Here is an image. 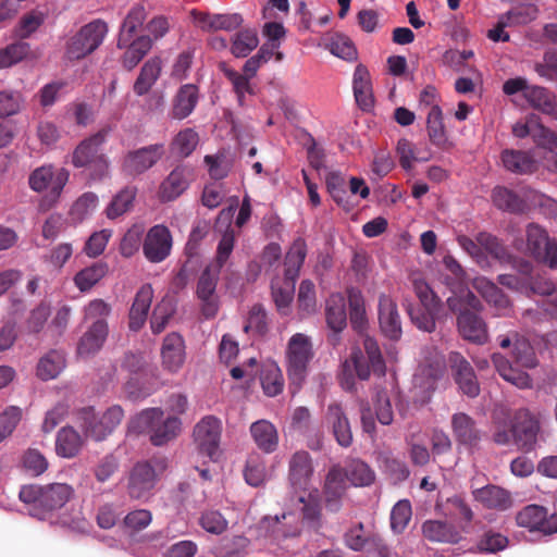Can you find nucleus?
I'll use <instances>...</instances> for the list:
<instances>
[{"label":"nucleus","mask_w":557,"mask_h":557,"mask_svg":"<svg viewBox=\"0 0 557 557\" xmlns=\"http://www.w3.org/2000/svg\"><path fill=\"white\" fill-rule=\"evenodd\" d=\"M163 418L160 408H148L138 413L131 422V428L137 433H151L158 421Z\"/></svg>","instance_id":"nucleus-57"},{"label":"nucleus","mask_w":557,"mask_h":557,"mask_svg":"<svg viewBox=\"0 0 557 557\" xmlns=\"http://www.w3.org/2000/svg\"><path fill=\"white\" fill-rule=\"evenodd\" d=\"M298 503L301 504L300 512L302 522L313 531L318 532L323 527L321 493L318 488L308 490L307 495H300Z\"/></svg>","instance_id":"nucleus-20"},{"label":"nucleus","mask_w":557,"mask_h":557,"mask_svg":"<svg viewBox=\"0 0 557 557\" xmlns=\"http://www.w3.org/2000/svg\"><path fill=\"white\" fill-rule=\"evenodd\" d=\"M552 242L547 232L540 225L531 223L527 227V250L535 259L543 253L545 247Z\"/></svg>","instance_id":"nucleus-55"},{"label":"nucleus","mask_w":557,"mask_h":557,"mask_svg":"<svg viewBox=\"0 0 557 557\" xmlns=\"http://www.w3.org/2000/svg\"><path fill=\"white\" fill-rule=\"evenodd\" d=\"M298 309L304 315H310L315 312L317 299L314 284L309 280H304L298 290Z\"/></svg>","instance_id":"nucleus-64"},{"label":"nucleus","mask_w":557,"mask_h":557,"mask_svg":"<svg viewBox=\"0 0 557 557\" xmlns=\"http://www.w3.org/2000/svg\"><path fill=\"white\" fill-rule=\"evenodd\" d=\"M451 430L456 441L467 447H475L481 441V432L475 421L465 412H457L451 416Z\"/></svg>","instance_id":"nucleus-25"},{"label":"nucleus","mask_w":557,"mask_h":557,"mask_svg":"<svg viewBox=\"0 0 557 557\" xmlns=\"http://www.w3.org/2000/svg\"><path fill=\"white\" fill-rule=\"evenodd\" d=\"M346 481H350L355 486H367L374 481V472L362 460H352L345 470Z\"/></svg>","instance_id":"nucleus-50"},{"label":"nucleus","mask_w":557,"mask_h":557,"mask_svg":"<svg viewBox=\"0 0 557 557\" xmlns=\"http://www.w3.org/2000/svg\"><path fill=\"white\" fill-rule=\"evenodd\" d=\"M426 128L431 143L437 147H444L447 136L443 124V113L440 107H433L428 112Z\"/></svg>","instance_id":"nucleus-48"},{"label":"nucleus","mask_w":557,"mask_h":557,"mask_svg":"<svg viewBox=\"0 0 557 557\" xmlns=\"http://www.w3.org/2000/svg\"><path fill=\"white\" fill-rule=\"evenodd\" d=\"M181 431V420L176 417L163 418L158 421L153 432L150 435V441L154 446H162L165 443L175 438Z\"/></svg>","instance_id":"nucleus-46"},{"label":"nucleus","mask_w":557,"mask_h":557,"mask_svg":"<svg viewBox=\"0 0 557 557\" xmlns=\"http://www.w3.org/2000/svg\"><path fill=\"white\" fill-rule=\"evenodd\" d=\"M513 337L512 354L516 361L524 368H534L536 366V358L529 341L519 333H515Z\"/></svg>","instance_id":"nucleus-60"},{"label":"nucleus","mask_w":557,"mask_h":557,"mask_svg":"<svg viewBox=\"0 0 557 557\" xmlns=\"http://www.w3.org/2000/svg\"><path fill=\"white\" fill-rule=\"evenodd\" d=\"M153 299V289L150 284H144L136 293L129 310L128 326L132 331H139L146 320Z\"/></svg>","instance_id":"nucleus-26"},{"label":"nucleus","mask_w":557,"mask_h":557,"mask_svg":"<svg viewBox=\"0 0 557 557\" xmlns=\"http://www.w3.org/2000/svg\"><path fill=\"white\" fill-rule=\"evenodd\" d=\"M349 320L351 326L361 332L367 323L366 309L362 295L354 288L348 290Z\"/></svg>","instance_id":"nucleus-52"},{"label":"nucleus","mask_w":557,"mask_h":557,"mask_svg":"<svg viewBox=\"0 0 557 557\" xmlns=\"http://www.w3.org/2000/svg\"><path fill=\"white\" fill-rule=\"evenodd\" d=\"M325 421L338 445L349 447L352 444L350 423L341 404L332 403L327 406Z\"/></svg>","instance_id":"nucleus-19"},{"label":"nucleus","mask_w":557,"mask_h":557,"mask_svg":"<svg viewBox=\"0 0 557 557\" xmlns=\"http://www.w3.org/2000/svg\"><path fill=\"white\" fill-rule=\"evenodd\" d=\"M474 498L488 509L505 511L512 506L510 493L497 485H486L473 492Z\"/></svg>","instance_id":"nucleus-27"},{"label":"nucleus","mask_w":557,"mask_h":557,"mask_svg":"<svg viewBox=\"0 0 557 557\" xmlns=\"http://www.w3.org/2000/svg\"><path fill=\"white\" fill-rule=\"evenodd\" d=\"M347 482L344 469L339 465L332 466L324 480L322 495L327 511L336 513L342 509Z\"/></svg>","instance_id":"nucleus-13"},{"label":"nucleus","mask_w":557,"mask_h":557,"mask_svg":"<svg viewBox=\"0 0 557 557\" xmlns=\"http://www.w3.org/2000/svg\"><path fill=\"white\" fill-rule=\"evenodd\" d=\"M493 422V441L497 445L515 444L524 453H530L543 440L537 417L527 408L515 411L500 408L495 411Z\"/></svg>","instance_id":"nucleus-1"},{"label":"nucleus","mask_w":557,"mask_h":557,"mask_svg":"<svg viewBox=\"0 0 557 557\" xmlns=\"http://www.w3.org/2000/svg\"><path fill=\"white\" fill-rule=\"evenodd\" d=\"M443 308H424L422 305L414 307L409 305L407 312L411 322L419 329L425 332H433L435 330V321L440 319Z\"/></svg>","instance_id":"nucleus-41"},{"label":"nucleus","mask_w":557,"mask_h":557,"mask_svg":"<svg viewBox=\"0 0 557 557\" xmlns=\"http://www.w3.org/2000/svg\"><path fill=\"white\" fill-rule=\"evenodd\" d=\"M174 307L170 300L163 299L153 309L150 318V327L152 333L160 334L166 327L170 319L174 314Z\"/></svg>","instance_id":"nucleus-61"},{"label":"nucleus","mask_w":557,"mask_h":557,"mask_svg":"<svg viewBox=\"0 0 557 557\" xmlns=\"http://www.w3.org/2000/svg\"><path fill=\"white\" fill-rule=\"evenodd\" d=\"M246 333L263 336L269 331V318L264 307L256 304L248 313L246 324L244 326Z\"/></svg>","instance_id":"nucleus-54"},{"label":"nucleus","mask_w":557,"mask_h":557,"mask_svg":"<svg viewBox=\"0 0 557 557\" xmlns=\"http://www.w3.org/2000/svg\"><path fill=\"white\" fill-rule=\"evenodd\" d=\"M271 290L276 310L280 314L287 315L294 297L295 281H287L284 277L283 285L278 281H272Z\"/></svg>","instance_id":"nucleus-45"},{"label":"nucleus","mask_w":557,"mask_h":557,"mask_svg":"<svg viewBox=\"0 0 557 557\" xmlns=\"http://www.w3.org/2000/svg\"><path fill=\"white\" fill-rule=\"evenodd\" d=\"M286 357L289 389L296 394L305 382L308 364L313 357L310 338L302 333L294 334L288 341Z\"/></svg>","instance_id":"nucleus-4"},{"label":"nucleus","mask_w":557,"mask_h":557,"mask_svg":"<svg viewBox=\"0 0 557 557\" xmlns=\"http://www.w3.org/2000/svg\"><path fill=\"white\" fill-rule=\"evenodd\" d=\"M220 269L208 265L201 273L197 283V297L201 301V313L206 319L214 318L219 310V302L215 296V288L219 280Z\"/></svg>","instance_id":"nucleus-14"},{"label":"nucleus","mask_w":557,"mask_h":557,"mask_svg":"<svg viewBox=\"0 0 557 557\" xmlns=\"http://www.w3.org/2000/svg\"><path fill=\"white\" fill-rule=\"evenodd\" d=\"M221 433L220 419L214 416L203 417L194 428V438L199 451L214 459L219 451Z\"/></svg>","instance_id":"nucleus-9"},{"label":"nucleus","mask_w":557,"mask_h":557,"mask_svg":"<svg viewBox=\"0 0 557 557\" xmlns=\"http://www.w3.org/2000/svg\"><path fill=\"white\" fill-rule=\"evenodd\" d=\"M539 15V8L533 3L517 5L504 13L506 20L512 26L525 25L534 21Z\"/></svg>","instance_id":"nucleus-62"},{"label":"nucleus","mask_w":557,"mask_h":557,"mask_svg":"<svg viewBox=\"0 0 557 557\" xmlns=\"http://www.w3.org/2000/svg\"><path fill=\"white\" fill-rule=\"evenodd\" d=\"M109 334V326L102 323H91L77 342L76 352L81 358L96 355L103 346Z\"/></svg>","instance_id":"nucleus-24"},{"label":"nucleus","mask_w":557,"mask_h":557,"mask_svg":"<svg viewBox=\"0 0 557 557\" xmlns=\"http://www.w3.org/2000/svg\"><path fill=\"white\" fill-rule=\"evenodd\" d=\"M147 17L146 9L143 4H135L125 16L119 33L117 47H126L133 39Z\"/></svg>","instance_id":"nucleus-29"},{"label":"nucleus","mask_w":557,"mask_h":557,"mask_svg":"<svg viewBox=\"0 0 557 557\" xmlns=\"http://www.w3.org/2000/svg\"><path fill=\"white\" fill-rule=\"evenodd\" d=\"M476 239L481 245L482 251L484 250L486 253L500 262L510 261V253L496 236L487 232H481L476 235Z\"/></svg>","instance_id":"nucleus-51"},{"label":"nucleus","mask_w":557,"mask_h":557,"mask_svg":"<svg viewBox=\"0 0 557 557\" xmlns=\"http://www.w3.org/2000/svg\"><path fill=\"white\" fill-rule=\"evenodd\" d=\"M160 72L161 61L159 58H152L146 61L134 83V92L138 96L146 95L159 78Z\"/></svg>","instance_id":"nucleus-38"},{"label":"nucleus","mask_w":557,"mask_h":557,"mask_svg":"<svg viewBox=\"0 0 557 557\" xmlns=\"http://www.w3.org/2000/svg\"><path fill=\"white\" fill-rule=\"evenodd\" d=\"M137 195L135 186H125L110 201L106 208V215L110 220H114L128 212L134 205Z\"/></svg>","instance_id":"nucleus-39"},{"label":"nucleus","mask_w":557,"mask_h":557,"mask_svg":"<svg viewBox=\"0 0 557 557\" xmlns=\"http://www.w3.org/2000/svg\"><path fill=\"white\" fill-rule=\"evenodd\" d=\"M379 323L382 333L392 341L400 338L401 320L396 302L387 295L379 298Z\"/></svg>","instance_id":"nucleus-16"},{"label":"nucleus","mask_w":557,"mask_h":557,"mask_svg":"<svg viewBox=\"0 0 557 557\" xmlns=\"http://www.w3.org/2000/svg\"><path fill=\"white\" fill-rule=\"evenodd\" d=\"M65 366L63 355L58 350H50L41 357L37 364V376L44 381L57 377Z\"/></svg>","instance_id":"nucleus-43"},{"label":"nucleus","mask_w":557,"mask_h":557,"mask_svg":"<svg viewBox=\"0 0 557 557\" xmlns=\"http://www.w3.org/2000/svg\"><path fill=\"white\" fill-rule=\"evenodd\" d=\"M109 32L108 24L100 18L82 26L69 38L65 45V57L70 61L82 60L96 51Z\"/></svg>","instance_id":"nucleus-6"},{"label":"nucleus","mask_w":557,"mask_h":557,"mask_svg":"<svg viewBox=\"0 0 557 557\" xmlns=\"http://www.w3.org/2000/svg\"><path fill=\"white\" fill-rule=\"evenodd\" d=\"M172 246L170 230L163 224H157L147 232L143 242V252L148 261L160 263L171 255Z\"/></svg>","instance_id":"nucleus-10"},{"label":"nucleus","mask_w":557,"mask_h":557,"mask_svg":"<svg viewBox=\"0 0 557 557\" xmlns=\"http://www.w3.org/2000/svg\"><path fill=\"white\" fill-rule=\"evenodd\" d=\"M122 57V65L125 70L132 71L147 55L152 48V40L149 36H139L133 39L126 47Z\"/></svg>","instance_id":"nucleus-37"},{"label":"nucleus","mask_w":557,"mask_h":557,"mask_svg":"<svg viewBox=\"0 0 557 557\" xmlns=\"http://www.w3.org/2000/svg\"><path fill=\"white\" fill-rule=\"evenodd\" d=\"M451 375L460 392L474 398L480 394V384L470 362L458 351H451L448 357Z\"/></svg>","instance_id":"nucleus-12"},{"label":"nucleus","mask_w":557,"mask_h":557,"mask_svg":"<svg viewBox=\"0 0 557 557\" xmlns=\"http://www.w3.org/2000/svg\"><path fill=\"white\" fill-rule=\"evenodd\" d=\"M29 52L30 47L24 41H17L0 49V70L21 62Z\"/></svg>","instance_id":"nucleus-58"},{"label":"nucleus","mask_w":557,"mask_h":557,"mask_svg":"<svg viewBox=\"0 0 557 557\" xmlns=\"http://www.w3.org/2000/svg\"><path fill=\"white\" fill-rule=\"evenodd\" d=\"M195 180L194 169L187 164L176 165L160 183L157 197L160 202H172L180 198Z\"/></svg>","instance_id":"nucleus-8"},{"label":"nucleus","mask_w":557,"mask_h":557,"mask_svg":"<svg viewBox=\"0 0 557 557\" xmlns=\"http://www.w3.org/2000/svg\"><path fill=\"white\" fill-rule=\"evenodd\" d=\"M261 386L267 396L274 397L282 393L284 377L276 364H270L262 370Z\"/></svg>","instance_id":"nucleus-49"},{"label":"nucleus","mask_w":557,"mask_h":557,"mask_svg":"<svg viewBox=\"0 0 557 557\" xmlns=\"http://www.w3.org/2000/svg\"><path fill=\"white\" fill-rule=\"evenodd\" d=\"M156 470L148 462H138L129 473L127 493L131 498L141 499L148 497L156 484Z\"/></svg>","instance_id":"nucleus-15"},{"label":"nucleus","mask_w":557,"mask_h":557,"mask_svg":"<svg viewBox=\"0 0 557 557\" xmlns=\"http://www.w3.org/2000/svg\"><path fill=\"white\" fill-rule=\"evenodd\" d=\"M199 141L198 134L191 128L181 131L173 139L172 151L186 158L196 149Z\"/></svg>","instance_id":"nucleus-59"},{"label":"nucleus","mask_w":557,"mask_h":557,"mask_svg":"<svg viewBox=\"0 0 557 557\" xmlns=\"http://www.w3.org/2000/svg\"><path fill=\"white\" fill-rule=\"evenodd\" d=\"M546 508L539 505H528L522 508L516 516L518 525L527 528L530 531H541L543 522H545Z\"/></svg>","instance_id":"nucleus-47"},{"label":"nucleus","mask_w":557,"mask_h":557,"mask_svg":"<svg viewBox=\"0 0 557 557\" xmlns=\"http://www.w3.org/2000/svg\"><path fill=\"white\" fill-rule=\"evenodd\" d=\"M110 128H101L83 139L71 154V164L76 169H88L89 180L101 182L111 177V164L102 152Z\"/></svg>","instance_id":"nucleus-3"},{"label":"nucleus","mask_w":557,"mask_h":557,"mask_svg":"<svg viewBox=\"0 0 557 557\" xmlns=\"http://www.w3.org/2000/svg\"><path fill=\"white\" fill-rule=\"evenodd\" d=\"M363 350L359 347L351 349L350 356L341 366L339 384L346 392H354L355 375L362 381L369 380L371 373L384 376L386 364L377 342L371 336H364Z\"/></svg>","instance_id":"nucleus-2"},{"label":"nucleus","mask_w":557,"mask_h":557,"mask_svg":"<svg viewBox=\"0 0 557 557\" xmlns=\"http://www.w3.org/2000/svg\"><path fill=\"white\" fill-rule=\"evenodd\" d=\"M108 273V264L101 261L92 263L74 276V283L81 292H87L94 287Z\"/></svg>","instance_id":"nucleus-44"},{"label":"nucleus","mask_w":557,"mask_h":557,"mask_svg":"<svg viewBox=\"0 0 557 557\" xmlns=\"http://www.w3.org/2000/svg\"><path fill=\"white\" fill-rule=\"evenodd\" d=\"M250 434L259 449L267 454L273 453L278 445L275 426L268 420H258L250 425Z\"/></svg>","instance_id":"nucleus-31"},{"label":"nucleus","mask_w":557,"mask_h":557,"mask_svg":"<svg viewBox=\"0 0 557 557\" xmlns=\"http://www.w3.org/2000/svg\"><path fill=\"white\" fill-rule=\"evenodd\" d=\"M492 198L494 205L503 211L522 213L525 209V201L513 190L506 187H495L492 193Z\"/></svg>","instance_id":"nucleus-40"},{"label":"nucleus","mask_w":557,"mask_h":557,"mask_svg":"<svg viewBox=\"0 0 557 557\" xmlns=\"http://www.w3.org/2000/svg\"><path fill=\"white\" fill-rule=\"evenodd\" d=\"M23 469L33 476L42 474L48 469V460L35 448H28L22 456Z\"/></svg>","instance_id":"nucleus-63"},{"label":"nucleus","mask_w":557,"mask_h":557,"mask_svg":"<svg viewBox=\"0 0 557 557\" xmlns=\"http://www.w3.org/2000/svg\"><path fill=\"white\" fill-rule=\"evenodd\" d=\"M306 256L307 244L304 238L298 237L297 239L294 240L285 257L284 277L287 281L297 280L299 271L305 262Z\"/></svg>","instance_id":"nucleus-36"},{"label":"nucleus","mask_w":557,"mask_h":557,"mask_svg":"<svg viewBox=\"0 0 557 557\" xmlns=\"http://www.w3.org/2000/svg\"><path fill=\"white\" fill-rule=\"evenodd\" d=\"M198 102V88L196 85H183L173 101L172 116L176 120L187 117L195 109Z\"/></svg>","instance_id":"nucleus-33"},{"label":"nucleus","mask_w":557,"mask_h":557,"mask_svg":"<svg viewBox=\"0 0 557 557\" xmlns=\"http://www.w3.org/2000/svg\"><path fill=\"white\" fill-rule=\"evenodd\" d=\"M162 367L176 373L185 362V342L178 333L168 334L161 347Z\"/></svg>","instance_id":"nucleus-18"},{"label":"nucleus","mask_w":557,"mask_h":557,"mask_svg":"<svg viewBox=\"0 0 557 557\" xmlns=\"http://www.w3.org/2000/svg\"><path fill=\"white\" fill-rule=\"evenodd\" d=\"M525 99L535 110L557 120V97L547 88L531 86L525 91Z\"/></svg>","instance_id":"nucleus-30"},{"label":"nucleus","mask_w":557,"mask_h":557,"mask_svg":"<svg viewBox=\"0 0 557 557\" xmlns=\"http://www.w3.org/2000/svg\"><path fill=\"white\" fill-rule=\"evenodd\" d=\"M73 494V488L64 483H53L42 486L40 507L55 510L63 507Z\"/></svg>","instance_id":"nucleus-34"},{"label":"nucleus","mask_w":557,"mask_h":557,"mask_svg":"<svg viewBox=\"0 0 557 557\" xmlns=\"http://www.w3.org/2000/svg\"><path fill=\"white\" fill-rule=\"evenodd\" d=\"M423 536L430 542L457 544L462 540V531L455 524L442 520H426L422 524Z\"/></svg>","instance_id":"nucleus-23"},{"label":"nucleus","mask_w":557,"mask_h":557,"mask_svg":"<svg viewBox=\"0 0 557 557\" xmlns=\"http://www.w3.org/2000/svg\"><path fill=\"white\" fill-rule=\"evenodd\" d=\"M314 475V466L311 455L306 450L295 451L288 460L287 481L290 488L297 492H307Z\"/></svg>","instance_id":"nucleus-11"},{"label":"nucleus","mask_w":557,"mask_h":557,"mask_svg":"<svg viewBox=\"0 0 557 557\" xmlns=\"http://www.w3.org/2000/svg\"><path fill=\"white\" fill-rule=\"evenodd\" d=\"M123 418L124 410L119 405L109 407L100 418L92 407L77 412V421L85 436L97 442L107 438L121 424Z\"/></svg>","instance_id":"nucleus-5"},{"label":"nucleus","mask_w":557,"mask_h":557,"mask_svg":"<svg viewBox=\"0 0 557 557\" xmlns=\"http://www.w3.org/2000/svg\"><path fill=\"white\" fill-rule=\"evenodd\" d=\"M352 88L357 104L361 110L369 111L374 106V97L369 71L362 64L355 69Z\"/></svg>","instance_id":"nucleus-28"},{"label":"nucleus","mask_w":557,"mask_h":557,"mask_svg":"<svg viewBox=\"0 0 557 557\" xmlns=\"http://www.w3.org/2000/svg\"><path fill=\"white\" fill-rule=\"evenodd\" d=\"M480 311L463 312L457 315V330L460 336L470 343L483 345L487 342L488 332Z\"/></svg>","instance_id":"nucleus-17"},{"label":"nucleus","mask_w":557,"mask_h":557,"mask_svg":"<svg viewBox=\"0 0 557 557\" xmlns=\"http://www.w3.org/2000/svg\"><path fill=\"white\" fill-rule=\"evenodd\" d=\"M83 444L82 436L72 426L62 428L57 434V455L63 458H73L78 455Z\"/></svg>","instance_id":"nucleus-35"},{"label":"nucleus","mask_w":557,"mask_h":557,"mask_svg":"<svg viewBox=\"0 0 557 557\" xmlns=\"http://www.w3.org/2000/svg\"><path fill=\"white\" fill-rule=\"evenodd\" d=\"M325 319L327 326L335 333L342 332L347 325L345 297L335 293L330 295L325 304Z\"/></svg>","instance_id":"nucleus-32"},{"label":"nucleus","mask_w":557,"mask_h":557,"mask_svg":"<svg viewBox=\"0 0 557 557\" xmlns=\"http://www.w3.org/2000/svg\"><path fill=\"white\" fill-rule=\"evenodd\" d=\"M448 309L457 315L463 312L482 311L481 300L469 289L461 290L459 294H453L446 299Z\"/></svg>","instance_id":"nucleus-42"},{"label":"nucleus","mask_w":557,"mask_h":557,"mask_svg":"<svg viewBox=\"0 0 557 557\" xmlns=\"http://www.w3.org/2000/svg\"><path fill=\"white\" fill-rule=\"evenodd\" d=\"M259 44L255 29H243L235 34L231 51L236 58L247 57Z\"/></svg>","instance_id":"nucleus-53"},{"label":"nucleus","mask_w":557,"mask_h":557,"mask_svg":"<svg viewBox=\"0 0 557 557\" xmlns=\"http://www.w3.org/2000/svg\"><path fill=\"white\" fill-rule=\"evenodd\" d=\"M326 189L333 200L345 210H350V205L348 201V196L345 186V180L338 172H331L327 174L326 180Z\"/></svg>","instance_id":"nucleus-56"},{"label":"nucleus","mask_w":557,"mask_h":557,"mask_svg":"<svg viewBox=\"0 0 557 557\" xmlns=\"http://www.w3.org/2000/svg\"><path fill=\"white\" fill-rule=\"evenodd\" d=\"M505 169L515 174H532L537 171L539 162L533 151L505 149L500 154Z\"/></svg>","instance_id":"nucleus-21"},{"label":"nucleus","mask_w":557,"mask_h":557,"mask_svg":"<svg viewBox=\"0 0 557 557\" xmlns=\"http://www.w3.org/2000/svg\"><path fill=\"white\" fill-rule=\"evenodd\" d=\"M475 290L492 306L497 315H505L510 311V300L503 290L486 277H478L473 282Z\"/></svg>","instance_id":"nucleus-22"},{"label":"nucleus","mask_w":557,"mask_h":557,"mask_svg":"<svg viewBox=\"0 0 557 557\" xmlns=\"http://www.w3.org/2000/svg\"><path fill=\"white\" fill-rule=\"evenodd\" d=\"M163 144L149 145L124 156L121 171L124 175L136 177L154 166L164 156Z\"/></svg>","instance_id":"nucleus-7"}]
</instances>
